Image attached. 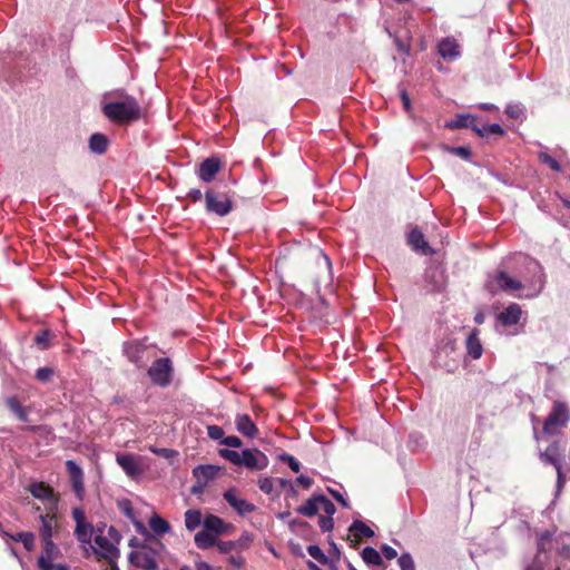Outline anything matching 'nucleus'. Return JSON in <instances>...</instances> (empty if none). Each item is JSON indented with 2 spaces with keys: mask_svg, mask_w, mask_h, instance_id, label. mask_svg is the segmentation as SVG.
<instances>
[{
  "mask_svg": "<svg viewBox=\"0 0 570 570\" xmlns=\"http://www.w3.org/2000/svg\"><path fill=\"white\" fill-rule=\"evenodd\" d=\"M519 259L523 269L521 279H514L505 271H498L487 283L491 293L498 291H521L518 298L532 299L538 297L546 287L547 275L543 266L534 258L520 255Z\"/></svg>",
  "mask_w": 570,
  "mask_h": 570,
  "instance_id": "1",
  "label": "nucleus"
},
{
  "mask_svg": "<svg viewBox=\"0 0 570 570\" xmlns=\"http://www.w3.org/2000/svg\"><path fill=\"white\" fill-rule=\"evenodd\" d=\"M101 111L110 122L120 126L132 124L141 118L138 100L124 90L106 94L101 101Z\"/></svg>",
  "mask_w": 570,
  "mask_h": 570,
  "instance_id": "2",
  "label": "nucleus"
},
{
  "mask_svg": "<svg viewBox=\"0 0 570 570\" xmlns=\"http://www.w3.org/2000/svg\"><path fill=\"white\" fill-rule=\"evenodd\" d=\"M218 453L232 464L252 471L265 470L269 463L267 455L258 449H244L240 452L232 449H220Z\"/></svg>",
  "mask_w": 570,
  "mask_h": 570,
  "instance_id": "3",
  "label": "nucleus"
},
{
  "mask_svg": "<svg viewBox=\"0 0 570 570\" xmlns=\"http://www.w3.org/2000/svg\"><path fill=\"white\" fill-rule=\"evenodd\" d=\"M120 540L121 534L119 531L115 527L110 525L107 529L106 534L98 533L95 535L94 541L97 548L92 547V549L100 558L107 560L109 563H115L120 556V551L118 549Z\"/></svg>",
  "mask_w": 570,
  "mask_h": 570,
  "instance_id": "4",
  "label": "nucleus"
},
{
  "mask_svg": "<svg viewBox=\"0 0 570 570\" xmlns=\"http://www.w3.org/2000/svg\"><path fill=\"white\" fill-rule=\"evenodd\" d=\"M155 348L156 346L149 344L147 338L132 340L124 343L122 353L137 368H144L155 356Z\"/></svg>",
  "mask_w": 570,
  "mask_h": 570,
  "instance_id": "5",
  "label": "nucleus"
},
{
  "mask_svg": "<svg viewBox=\"0 0 570 570\" xmlns=\"http://www.w3.org/2000/svg\"><path fill=\"white\" fill-rule=\"evenodd\" d=\"M570 421V409L566 402L554 401L552 409L543 421L542 434L553 435L566 428Z\"/></svg>",
  "mask_w": 570,
  "mask_h": 570,
  "instance_id": "6",
  "label": "nucleus"
},
{
  "mask_svg": "<svg viewBox=\"0 0 570 570\" xmlns=\"http://www.w3.org/2000/svg\"><path fill=\"white\" fill-rule=\"evenodd\" d=\"M539 456L541 462L552 465L557 471L556 497H558L566 482L562 472L563 454L560 443L558 441L552 442L544 451L540 452Z\"/></svg>",
  "mask_w": 570,
  "mask_h": 570,
  "instance_id": "7",
  "label": "nucleus"
},
{
  "mask_svg": "<svg viewBox=\"0 0 570 570\" xmlns=\"http://www.w3.org/2000/svg\"><path fill=\"white\" fill-rule=\"evenodd\" d=\"M151 383L159 387H167L174 376L173 362L168 357H160L153 362L147 371Z\"/></svg>",
  "mask_w": 570,
  "mask_h": 570,
  "instance_id": "8",
  "label": "nucleus"
},
{
  "mask_svg": "<svg viewBox=\"0 0 570 570\" xmlns=\"http://www.w3.org/2000/svg\"><path fill=\"white\" fill-rule=\"evenodd\" d=\"M205 207L208 213L223 217L232 212L233 203L225 193L209 188L205 191Z\"/></svg>",
  "mask_w": 570,
  "mask_h": 570,
  "instance_id": "9",
  "label": "nucleus"
},
{
  "mask_svg": "<svg viewBox=\"0 0 570 570\" xmlns=\"http://www.w3.org/2000/svg\"><path fill=\"white\" fill-rule=\"evenodd\" d=\"M43 542V550L38 558V567L40 570H69L68 567L63 564H53L52 559L55 558L57 553V546L52 541V539L49 540H42Z\"/></svg>",
  "mask_w": 570,
  "mask_h": 570,
  "instance_id": "10",
  "label": "nucleus"
},
{
  "mask_svg": "<svg viewBox=\"0 0 570 570\" xmlns=\"http://www.w3.org/2000/svg\"><path fill=\"white\" fill-rule=\"evenodd\" d=\"M552 534L549 530L543 531L537 541L538 546V553L532 560L530 564H528L524 570H543L546 567V563L548 561V557L543 553L547 552V546L551 542Z\"/></svg>",
  "mask_w": 570,
  "mask_h": 570,
  "instance_id": "11",
  "label": "nucleus"
},
{
  "mask_svg": "<svg viewBox=\"0 0 570 570\" xmlns=\"http://www.w3.org/2000/svg\"><path fill=\"white\" fill-rule=\"evenodd\" d=\"M425 288L430 292H439L445 285L444 271L439 265H430L423 274Z\"/></svg>",
  "mask_w": 570,
  "mask_h": 570,
  "instance_id": "12",
  "label": "nucleus"
},
{
  "mask_svg": "<svg viewBox=\"0 0 570 570\" xmlns=\"http://www.w3.org/2000/svg\"><path fill=\"white\" fill-rule=\"evenodd\" d=\"M66 469L69 474L72 491L79 500H83L85 487L82 469L73 460L66 461Z\"/></svg>",
  "mask_w": 570,
  "mask_h": 570,
  "instance_id": "13",
  "label": "nucleus"
},
{
  "mask_svg": "<svg viewBox=\"0 0 570 570\" xmlns=\"http://www.w3.org/2000/svg\"><path fill=\"white\" fill-rule=\"evenodd\" d=\"M320 273L315 278V286L317 292L323 286L325 288L332 287L333 285V272H332V262L330 257L324 253L320 252V261H318Z\"/></svg>",
  "mask_w": 570,
  "mask_h": 570,
  "instance_id": "14",
  "label": "nucleus"
},
{
  "mask_svg": "<svg viewBox=\"0 0 570 570\" xmlns=\"http://www.w3.org/2000/svg\"><path fill=\"white\" fill-rule=\"evenodd\" d=\"M223 498L239 515L244 517L256 510V505L243 498H239L237 495V490L234 488L226 490L223 493Z\"/></svg>",
  "mask_w": 570,
  "mask_h": 570,
  "instance_id": "15",
  "label": "nucleus"
},
{
  "mask_svg": "<svg viewBox=\"0 0 570 570\" xmlns=\"http://www.w3.org/2000/svg\"><path fill=\"white\" fill-rule=\"evenodd\" d=\"M222 168V161L218 157L206 158L197 170L198 178L204 183H212Z\"/></svg>",
  "mask_w": 570,
  "mask_h": 570,
  "instance_id": "16",
  "label": "nucleus"
},
{
  "mask_svg": "<svg viewBox=\"0 0 570 570\" xmlns=\"http://www.w3.org/2000/svg\"><path fill=\"white\" fill-rule=\"evenodd\" d=\"M116 461L128 476L134 479L142 474V469L135 455L118 453Z\"/></svg>",
  "mask_w": 570,
  "mask_h": 570,
  "instance_id": "17",
  "label": "nucleus"
},
{
  "mask_svg": "<svg viewBox=\"0 0 570 570\" xmlns=\"http://www.w3.org/2000/svg\"><path fill=\"white\" fill-rule=\"evenodd\" d=\"M438 53L446 61H454L461 56L459 43L452 37H446L439 42Z\"/></svg>",
  "mask_w": 570,
  "mask_h": 570,
  "instance_id": "18",
  "label": "nucleus"
},
{
  "mask_svg": "<svg viewBox=\"0 0 570 570\" xmlns=\"http://www.w3.org/2000/svg\"><path fill=\"white\" fill-rule=\"evenodd\" d=\"M203 527L205 531L213 533L215 537L227 533L232 528L229 523H226L222 518L215 514H207L204 518Z\"/></svg>",
  "mask_w": 570,
  "mask_h": 570,
  "instance_id": "19",
  "label": "nucleus"
},
{
  "mask_svg": "<svg viewBox=\"0 0 570 570\" xmlns=\"http://www.w3.org/2000/svg\"><path fill=\"white\" fill-rule=\"evenodd\" d=\"M521 315V306L517 303H511L498 315L497 318L503 326L510 327L519 323Z\"/></svg>",
  "mask_w": 570,
  "mask_h": 570,
  "instance_id": "20",
  "label": "nucleus"
},
{
  "mask_svg": "<svg viewBox=\"0 0 570 570\" xmlns=\"http://www.w3.org/2000/svg\"><path fill=\"white\" fill-rule=\"evenodd\" d=\"M550 533L552 534V540L547 546V551H549L551 548L556 547L558 554L560 557L564 558L566 561H568L570 559L569 558V554H570V533L562 532V533L558 534L557 537H554V532L550 531Z\"/></svg>",
  "mask_w": 570,
  "mask_h": 570,
  "instance_id": "21",
  "label": "nucleus"
},
{
  "mask_svg": "<svg viewBox=\"0 0 570 570\" xmlns=\"http://www.w3.org/2000/svg\"><path fill=\"white\" fill-rule=\"evenodd\" d=\"M449 129L470 128L476 134V117L471 114H458L453 119L445 124Z\"/></svg>",
  "mask_w": 570,
  "mask_h": 570,
  "instance_id": "22",
  "label": "nucleus"
},
{
  "mask_svg": "<svg viewBox=\"0 0 570 570\" xmlns=\"http://www.w3.org/2000/svg\"><path fill=\"white\" fill-rule=\"evenodd\" d=\"M236 430L247 438H255L258 433V429L253 420L247 414H237L235 417Z\"/></svg>",
  "mask_w": 570,
  "mask_h": 570,
  "instance_id": "23",
  "label": "nucleus"
},
{
  "mask_svg": "<svg viewBox=\"0 0 570 570\" xmlns=\"http://www.w3.org/2000/svg\"><path fill=\"white\" fill-rule=\"evenodd\" d=\"M218 466L212 464H202L197 465L193 470V475L196 480L199 481L203 485H207V483L214 480L218 475Z\"/></svg>",
  "mask_w": 570,
  "mask_h": 570,
  "instance_id": "24",
  "label": "nucleus"
},
{
  "mask_svg": "<svg viewBox=\"0 0 570 570\" xmlns=\"http://www.w3.org/2000/svg\"><path fill=\"white\" fill-rule=\"evenodd\" d=\"M323 494H313L306 500V502L296 509V512L301 515L313 518L321 510Z\"/></svg>",
  "mask_w": 570,
  "mask_h": 570,
  "instance_id": "25",
  "label": "nucleus"
},
{
  "mask_svg": "<svg viewBox=\"0 0 570 570\" xmlns=\"http://www.w3.org/2000/svg\"><path fill=\"white\" fill-rule=\"evenodd\" d=\"M479 333L480 332L476 328L472 330L465 342L466 353L473 360L480 358L483 353V346L479 338Z\"/></svg>",
  "mask_w": 570,
  "mask_h": 570,
  "instance_id": "26",
  "label": "nucleus"
},
{
  "mask_svg": "<svg viewBox=\"0 0 570 570\" xmlns=\"http://www.w3.org/2000/svg\"><path fill=\"white\" fill-rule=\"evenodd\" d=\"M38 519L40 522L39 535H40L41 540L52 539L53 525L56 523V515L49 514V513H47V514L39 513Z\"/></svg>",
  "mask_w": 570,
  "mask_h": 570,
  "instance_id": "27",
  "label": "nucleus"
},
{
  "mask_svg": "<svg viewBox=\"0 0 570 570\" xmlns=\"http://www.w3.org/2000/svg\"><path fill=\"white\" fill-rule=\"evenodd\" d=\"M94 532V525L88 521L81 524H77L75 529V535L77 540L83 546L91 544V541L95 538Z\"/></svg>",
  "mask_w": 570,
  "mask_h": 570,
  "instance_id": "28",
  "label": "nucleus"
},
{
  "mask_svg": "<svg viewBox=\"0 0 570 570\" xmlns=\"http://www.w3.org/2000/svg\"><path fill=\"white\" fill-rule=\"evenodd\" d=\"M30 493L39 500L55 501L52 489L43 482H35L29 487Z\"/></svg>",
  "mask_w": 570,
  "mask_h": 570,
  "instance_id": "29",
  "label": "nucleus"
},
{
  "mask_svg": "<svg viewBox=\"0 0 570 570\" xmlns=\"http://www.w3.org/2000/svg\"><path fill=\"white\" fill-rule=\"evenodd\" d=\"M108 138L104 134H92L89 138V148L96 155H102L107 151Z\"/></svg>",
  "mask_w": 570,
  "mask_h": 570,
  "instance_id": "30",
  "label": "nucleus"
},
{
  "mask_svg": "<svg viewBox=\"0 0 570 570\" xmlns=\"http://www.w3.org/2000/svg\"><path fill=\"white\" fill-rule=\"evenodd\" d=\"M194 541L198 549L206 550L217 543V537L208 531L202 530L195 534Z\"/></svg>",
  "mask_w": 570,
  "mask_h": 570,
  "instance_id": "31",
  "label": "nucleus"
},
{
  "mask_svg": "<svg viewBox=\"0 0 570 570\" xmlns=\"http://www.w3.org/2000/svg\"><path fill=\"white\" fill-rule=\"evenodd\" d=\"M203 515L202 512L197 509H189L185 512V527L188 531L196 530L200 524H203Z\"/></svg>",
  "mask_w": 570,
  "mask_h": 570,
  "instance_id": "32",
  "label": "nucleus"
},
{
  "mask_svg": "<svg viewBox=\"0 0 570 570\" xmlns=\"http://www.w3.org/2000/svg\"><path fill=\"white\" fill-rule=\"evenodd\" d=\"M407 242L415 250H424L429 247L423 233L417 228H414L409 233Z\"/></svg>",
  "mask_w": 570,
  "mask_h": 570,
  "instance_id": "33",
  "label": "nucleus"
},
{
  "mask_svg": "<svg viewBox=\"0 0 570 570\" xmlns=\"http://www.w3.org/2000/svg\"><path fill=\"white\" fill-rule=\"evenodd\" d=\"M6 404L21 422L28 421V412L16 396L7 399Z\"/></svg>",
  "mask_w": 570,
  "mask_h": 570,
  "instance_id": "34",
  "label": "nucleus"
},
{
  "mask_svg": "<svg viewBox=\"0 0 570 570\" xmlns=\"http://www.w3.org/2000/svg\"><path fill=\"white\" fill-rule=\"evenodd\" d=\"M348 531L355 537L372 538L375 534L374 531L362 520H354L348 527Z\"/></svg>",
  "mask_w": 570,
  "mask_h": 570,
  "instance_id": "35",
  "label": "nucleus"
},
{
  "mask_svg": "<svg viewBox=\"0 0 570 570\" xmlns=\"http://www.w3.org/2000/svg\"><path fill=\"white\" fill-rule=\"evenodd\" d=\"M149 527L157 535H163L170 531V524L158 514L150 517Z\"/></svg>",
  "mask_w": 570,
  "mask_h": 570,
  "instance_id": "36",
  "label": "nucleus"
},
{
  "mask_svg": "<svg viewBox=\"0 0 570 570\" xmlns=\"http://www.w3.org/2000/svg\"><path fill=\"white\" fill-rule=\"evenodd\" d=\"M361 556L363 561L368 566H381L383 563L381 554L372 547H365Z\"/></svg>",
  "mask_w": 570,
  "mask_h": 570,
  "instance_id": "37",
  "label": "nucleus"
},
{
  "mask_svg": "<svg viewBox=\"0 0 570 570\" xmlns=\"http://www.w3.org/2000/svg\"><path fill=\"white\" fill-rule=\"evenodd\" d=\"M13 541L22 543L27 551H31L35 547L36 537L32 532L22 531L10 537Z\"/></svg>",
  "mask_w": 570,
  "mask_h": 570,
  "instance_id": "38",
  "label": "nucleus"
},
{
  "mask_svg": "<svg viewBox=\"0 0 570 570\" xmlns=\"http://www.w3.org/2000/svg\"><path fill=\"white\" fill-rule=\"evenodd\" d=\"M428 445L426 438L420 432H413L409 435V448L412 451L424 450Z\"/></svg>",
  "mask_w": 570,
  "mask_h": 570,
  "instance_id": "39",
  "label": "nucleus"
},
{
  "mask_svg": "<svg viewBox=\"0 0 570 570\" xmlns=\"http://www.w3.org/2000/svg\"><path fill=\"white\" fill-rule=\"evenodd\" d=\"M136 558L138 559L136 562L137 567H140L146 570H157V568H158L157 561L151 554L138 553L136 556Z\"/></svg>",
  "mask_w": 570,
  "mask_h": 570,
  "instance_id": "40",
  "label": "nucleus"
},
{
  "mask_svg": "<svg viewBox=\"0 0 570 570\" xmlns=\"http://www.w3.org/2000/svg\"><path fill=\"white\" fill-rule=\"evenodd\" d=\"M51 338L52 334L49 330H41L36 334L33 342L41 351H46L50 347Z\"/></svg>",
  "mask_w": 570,
  "mask_h": 570,
  "instance_id": "41",
  "label": "nucleus"
},
{
  "mask_svg": "<svg viewBox=\"0 0 570 570\" xmlns=\"http://www.w3.org/2000/svg\"><path fill=\"white\" fill-rule=\"evenodd\" d=\"M476 135L479 137H488L489 135H504V129L497 122L484 125L482 127L478 126Z\"/></svg>",
  "mask_w": 570,
  "mask_h": 570,
  "instance_id": "42",
  "label": "nucleus"
},
{
  "mask_svg": "<svg viewBox=\"0 0 570 570\" xmlns=\"http://www.w3.org/2000/svg\"><path fill=\"white\" fill-rule=\"evenodd\" d=\"M445 150L454 156H458V157L466 160V161H470L471 157H472V153H471L470 148L465 147V146H458V147L445 146Z\"/></svg>",
  "mask_w": 570,
  "mask_h": 570,
  "instance_id": "43",
  "label": "nucleus"
},
{
  "mask_svg": "<svg viewBox=\"0 0 570 570\" xmlns=\"http://www.w3.org/2000/svg\"><path fill=\"white\" fill-rule=\"evenodd\" d=\"M538 158L542 164L547 165L551 170H553V171L561 170V166L558 163V160L556 158H553L552 156H550L548 153L540 151L538 154Z\"/></svg>",
  "mask_w": 570,
  "mask_h": 570,
  "instance_id": "44",
  "label": "nucleus"
},
{
  "mask_svg": "<svg viewBox=\"0 0 570 570\" xmlns=\"http://www.w3.org/2000/svg\"><path fill=\"white\" fill-rule=\"evenodd\" d=\"M308 554L322 564H327L328 558L317 544H309L307 547Z\"/></svg>",
  "mask_w": 570,
  "mask_h": 570,
  "instance_id": "45",
  "label": "nucleus"
},
{
  "mask_svg": "<svg viewBox=\"0 0 570 570\" xmlns=\"http://www.w3.org/2000/svg\"><path fill=\"white\" fill-rule=\"evenodd\" d=\"M117 505L125 517H127L130 521H134L135 512L130 500L121 499L118 501Z\"/></svg>",
  "mask_w": 570,
  "mask_h": 570,
  "instance_id": "46",
  "label": "nucleus"
},
{
  "mask_svg": "<svg viewBox=\"0 0 570 570\" xmlns=\"http://www.w3.org/2000/svg\"><path fill=\"white\" fill-rule=\"evenodd\" d=\"M397 563H399L400 570H415L414 560L409 552H403L399 557Z\"/></svg>",
  "mask_w": 570,
  "mask_h": 570,
  "instance_id": "47",
  "label": "nucleus"
},
{
  "mask_svg": "<svg viewBox=\"0 0 570 570\" xmlns=\"http://www.w3.org/2000/svg\"><path fill=\"white\" fill-rule=\"evenodd\" d=\"M504 112L511 119H519L523 115V107L521 104H508Z\"/></svg>",
  "mask_w": 570,
  "mask_h": 570,
  "instance_id": "48",
  "label": "nucleus"
},
{
  "mask_svg": "<svg viewBox=\"0 0 570 570\" xmlns=\"http://www.w3.org/2000/svg\"><path fill=\"white\" fill-rule=\"evenodd\" d=\"M258 488L266 494H272L274 491V479L271 476H264L258 479Z\"/></svg>",
  "mask_w": 570,
  "mask_h": 570,
  "instance_id": "49",
  "label": "nucleus"
},
{
  "mask_svg": "<svg viewBox=\"0 0 570 570\" xmlns=\"http://www.w3.org/2000/svg\"><path fill=\"white\" fill-rule=\"evenodd\" d=\"M207 435L209 439L214 441H219L222 443V439H225V432L222 426L218 425H208L207 426Z\"/></svg>",
  "mask_w": 570,
  "mask_h": 570,
  "instance_id": "50",
  "label": "nucleus"
},
{
  "mask_svg": "<svg viewBox=\"0 0 570 570\" xmlns=\"http://www.w3.org/2000/svg\"><path fill=\"white\" fill-rule=\"evenodd\" d=\"M53 376V370L51 367L45 366L39 367L36 371L35 377L42 383L48 382Z\"/></svg>",
  "mask_w": 570,
  "mask_h": 570,
  "instance_id": "51",
  "label": "nucleus"
},
{
  "mask_svg": "<svg viewBox=\"0 0 570 570\" xmlns=\"http://www.w3.org/2000/svg\"><path fill=\"white\" fill-rule=\"evenodd\" d=\"M279 460L287 463V465L293 472H299L301 463L293 455L284 453L279 456Z\"/></svg>",
  "mask_w": 570,
  "mask_h": 570,
  "instance_id": "52",
  "label": "nucleus"
},
{
  "mask_svg": "<svg viewBox=\"0 0 570 570\" xmlns=\"http://www.w3.org/2000/svg\"><path fill=\"white\" fill-rule=\"evenodd\" d=\"M321 510L324 511V513L327 515V517H332L335 514L336 512V508L334 505V503L328 499L326 498L324 494L322 497V504H321Z\"/></svg>",
  "mask_w": 570,
  "mask_h": 570,
  "instance_id": "53",
  "label": "nucleus"
},
{
  "mask_svg": "<svg viewBox=\"0 0 570 570\" xmlns=\"http://www.w3.org/2000/svg\"><path fill=\"white\" fill-rule=\"evenodd\" d=\"M318 525L323 532H331L334 528V520L332 517L321 515L318 518Z\"/></svg>",
  "mask_w": 570,
  "mask_h": 570,
  "instance_id": "54",
  "label": "nucleus"
},
{
  "mask_svg": "<svg viewBox=\"0 0 570 570\" xmlns=\"http://www.w3.org/2000/svg\"><path fill=\"white\" fill-rule=\"evenodd\" d=\"M153 453L161 456V458H165V459H171L174 458L177 452L175 450H171V449H167V448H156V446H150L149 449Z\"/></svg>",
  "mask_w": 570,
  "mask_h": 570,
  "instance_id": "55",
  "label": "nucleus"
},
{
  "mask_svg": "<svg viewBox=\"0 0 570 570\" xmlns=\"http://www.w3.org/2000/svg\"><path fill=\"white\" fill-rule=\"evenodd\" d=\"M220 553H229L234 549H237V542L234 541H217L216 543Z\"/></svg>",
  "mask_w": 570,
  "mask_h": 570,
  "instance_id": "56",
  "label": "nucleus"
},
{
  "mask_svg": "<svg viewBox=\"0 0 570 570\" xmlns=\"http://www.w3.org/2000/svg\"><path fill=\"white\" fill-rule=\"evenodd\" d=\"M222 444L229 448H240L243 445L242 440L236 435H228L222 439Z\"/></svg>",
  "mask_w": 570,
  "mask_h": 570,
  "instance_id": "57",
  "label": "nucleus"
},
{
  "mask_svg": "<svg viewBox=\"0 0 570 570\" xmlns=\"http://www.w3.org/2000/svg\"><path fill=\"white\" fill-rule=\"evenodd\" d=\"M327 491L330 492V494L338 502L341 503V505L343 508H350V503L348 501L344 498V495L342 493H340L338 491L332 489V488H327Z\"/></svg>",
  "mask_w": 570,
  "mask_h": 570,
  "instance_id": "58",
  "label": "nucleus"
},
{
  "mask_svg": "<svg viewBox=\"0 0 570 570\" xmlns=\"http://www.w3.org/2000/svg\"><path fill=\"white\" fill-rule=\"evenodd\" d=\"M252 541V535L247 532L243 533L238 540H235L234 542H237L238 549H247L249 547V543Z\"/></svg>",
  "mask_w": 570,
  "mask_h": 570,
  "instance_id": "59",
  "label": "nucleus"
},
{
  "mask_svg": "<svg viewBox=\"0 0 570 570\" xmlns=\"http://www.w3.org/2000/svg\"><path fill=\"white\" fill-rule=\"evenodd\" d=\"M72 518L76 522V525L87 522L86 514L81 508H75L72 510Z\"/></svg>",
  "mask_w": 570,
  "mask_h": 570,
  "instance_id": "60",
  "label": "nucleus"
},
{
  "mask_svg": "<svg viewBox=\"0 0 570 570\" xmlns=\"http://www.w3.org/2000/svg\"><path fill=\"white\" fill-rule=\"evenodd\" d=\"M381 550H382V553L383 556L387 559V560H393L397 557V552L394 548H392L391 546L389 544H383L381 547Z\"/></svg>",
  "mask_w": 570,
  "mask_h": 570,
  "instance_id": "61",
  "label": "nucleus"
},
{
  "mask_svg": "<svg viewBox=\"0 0 570 570\" xmlns=\"http://www.w3.org/2000/svg\"><path fill=\"white\" fill-rule=\"evenodd\" d=\"M228 562L230 566H233L235 568H242L245 564V559L243 556L236 554V556H230L228 558Z\"/></svg>",
  "mask_w": 570,
  "mask_h": 570,
  "instance_id": "62",
  "label": "nucleus"
},
{
  "mask_svg": "<svg viewBox=\"0 0 570 570\" xmlns=\"http://www.w3.org/2000/svg\"><path fill=\"white\" fill-rule=\"evenodd\" d=\"M296 482L305 489H309L313 485V479L303 474L297 476Z\"/></svg>",
  "mask_w": 570,
  "mask_h": 570,
  "instance_id": "63",
  "label": "nucleus"
},
{
  "mask_svg": "<svg viewBox=\"0 0 570 570\" xmlns=\"http://www.w3.org/2000/svg\"><path fill=\"white\" fill-rule=\"evenodd\" d=\"M187 197H188L191 202L196 203V202H199V200H202V199H203V193H202V190H200V189H196V188H195V189H190V190L188 191V194H187Z\"/></svg>",
  "mask_w": 570,
  "mask_h": 570,
  "instance_id": "64",
  "label": "nucleus"
}]
</instances>
